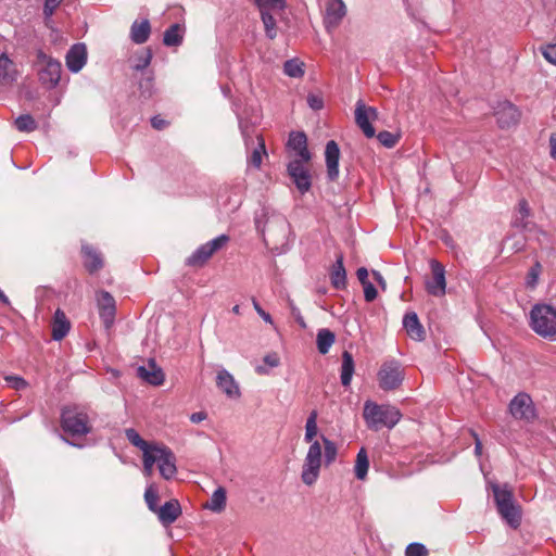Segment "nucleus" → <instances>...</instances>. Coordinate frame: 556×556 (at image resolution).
Masks as SVG:
<instances>
[{
    "instance_id": "obj_1",
    "label": "nucleus",
    "mask_w": 556,
    "mask_h": 556,
    "mask_svg": "<svg viewBox=\"0 0 556 556\" xmlns=\"http://www.w3.org/2000/svg\"><path fill=\"white\" fill-rule=\"evenodd\" d=\"M363 417L370 430L378 431L386 427L392 429L402 418L401 412L392 405H379L372 401L364 404Z\"/></svg>"
},
{
    "instance_id": "obj_2",
    "label": "nucleus",
    "mask_w": 556,
    "mask_h": 556,
    "mask_svg": "<svg viewBox=\"0 0 556 556\" xmlns=\"http://www.w3.org/2000/svg\"><path fill=\"white\" fill-rule=\"evenodd\" d=\"M496 508L501 517L514 529L521 522L520 507L515 503L513 490L507 485L491 484Z\"/></svg>"
},
{
    "instance_id": "obj_3",
    "label": "nucleus",
    "mask_w": 556,
    "mask_h": 556,
    "mask_svg": "<svg viewBox=\"0 0 556 556\" xmlns=\"http://www.w3.org/2000/svg\"><path fill=\"white\" fill-rule=\"evenodd\" d=\"M530 326L540 337L556 339V308L549 304H535L530 311Z\"/></svg>"
},
{
    "instance_id": "obj_4",
    "label": "nucleus",
    "mask_w": 556,
    "mask_h": 556,
    "mask_svg": "<svg viewBox=\"0 0 556 556\" xmlns=\"http://www.w3.org/2000/svg\"><path fill=\"white\" fill-rule=\"evenodd\" d=\"M61 426L72 437H81L91 432L90 418L84 408L66 407L61 414Z\"/></svg>"
},
{
    "instance_id": "obj_5",
    "label": "nucleus",
    "mask_w": 556,
    "mask_h": 556,
    "mask_svg": "<svg viewBox=\"0 0 556 556\" xmlns=\"http://www.w3.org/2000/svg\"><path fill=\"white\" fill-rule=\"evenodd\" d=\"M323 464V447L319 441L309 443L301 471V479L304 484H314L320 472Z\"/></svg>"
},
{
    "instance_id": "obj_6",
    "label": "nucleus",
    "mask_w": 556,
    "mask_h": 556,
    "mask_svg": "<svg viewBox=\"0 0 556 556\" xmlns=\"http://www.w3.org/2000/svg\"><path fill=\"white\" fill-rule=\"evenodd\" d=\"M37 62L41 65L38 70V77L41 85L49 89L55 88L61 79V62L47 55L42 50L37 51Z\"/></svg>"
},
{
    "instance_id": "obj_7",
    "label": "nucleus",
    "mask_w": 556,
    "mask_h": 556,
    "mask_svg": "<svg viewBox=\"0 0 556 556\" xmlns=\"http://www.w3.org/2000/svg\"><path fill=\"white\" fill-rule=\"evenodd\" d=\"M228 235H219L216 238L201 244L195 251L186 260V265L191 267H202L213 256L214 253L224 249L229 242Z\"/></svg>"
},
{
    "instance_id": "obj_8",
    "label": "nucleus",
    "mask_w": 556,
    "mask_h": 556,
    "mask_svg": "<svg viewBox=\"0 0 556 556\" xmlns=\"http://www.w3.org/2000/svg\"><path fill=\"white\" fill-rule=\"evenodd\" d=\"M404 380V370L394 359L384 362L378 371L379 387L384 391L397 389Z\"/></svg>"
},
{
    "instance_id": "obj_9",
    "label": "nucleus",
    "mask_w": 556,
    "mask_h": 556,
    "mask_svg": "<svg viewBox=\"0 0 556 556\" xmlns=\"http://www.w3.org/2000/svg\"><path fill=\"white\" fill-rule=\"evenodd\" d=\"M431 279L426 281V290L430 295L441 298L446 293L445 268L437 260H430Z\"/></svg>"
},
{
    "instance_id": "obj_10",
    "label": "nucleus",
    "mask_w": 556,
    "mask_h": 556,
    "mask_svg": "<svg viewBox=\"0 0 556 556\" xmlns=\"http://www.w3.org/2000/svg\"><path fill=\"white\" fill-rule=\"evenodd\" d=\"M509 412L514 418L530 421L535 417L532 399L527 393H518L509 403Z\"/></svg>"
},
{
    "instance_id": "obj_11",
    "label": "nucleus",
    "mask_w": 556,
    "mask_h": 556,
    "mask_svg": "<svg viewBox=\"0 0 556 556\" xmlns=\"http://www.w3.org/2000/svg\"><path fill=\"white\" fill-rule=\"evenodd\" d=\"M304 161H291L287 166V172L300 193H306L312 187V176L305 167Z\"/></svg>"
},
{
    "instance_id": "obj_12",
    "label": "nucleus",
    "mask_w": 556,
    "mask_h": 556,
    "mask_svg": "<svg viewBox=\"0 0 556 556\" xmlns=\"http://www.w3.org/2000/svg\"><path fill=\"white\" fill-rule=\"evenodd\" d=\"M154 452L161 476L166 480L175 477L177 468L174 453L164 445H157Z\"/></svg>"
},
{
    "instance_id": "obj_13",
    "label": "nucleus",
    "mask_w": 556,
    "mask_h": 556,
    "mask_svg": "<svg viewBox=\"0 0 556 556\" xmlns=\"http://www.w3.org/2000/svg\"><path fill=\"white\" fill-rule=\"evenodd\" d=\"M377 115L378 112L375 108L366 106L362 101L356 103L355 122L367 138H372L376 135L370 121L376 119Z\"/></svg>"
},
{
    "instance_id": "obj_14",
    "label": "nucleus",
    "mask_w": 556,
    "mask_h": 556,
    "mask_svg": "<svg viewBox=\"0 0 556 556\" xmlns=\"http://www.w3.org/2000/svg\"><path fill=\"white\" fill-rule=\"evenodd\" d=\"M346 15V7L342 0H328L324 15V24L328 33L336 29Z\"/></svg>"
},
{
    "instance_id": "obj_15",
    "label": "nucleus",
    "mask_w": 556,
    "mask_h": 556,
    "mask_svg": "<svg viewBox=\"0 0 556 556\" xmlns=\"http://www.w3.org/2000/svg\"><path fill=\"white\" fill-rule=\"evenodd\" d=\"M97 305L99 309V316L102 319L104 326L106 328L111 327L114 323L116 314V303L113 295L105 290L99 291L97 293Z\"/></svg>"
},
{
    "instance_id": "obj_16",
    "label": "nucleus",
    "mask_w": 556,
    "mask_h": 556,
    "mask_svg": "<svg viewBox=\"0 0 556 556\" xmlns=\"http://www.w3.org/2000/svg\"><path fill=\"white\" fill-rule=\"evenodd\" d=\"M494 115L501 128L515 126L520 117L517 106L509 101L498 102L494 109Z\"/></svg>"
},
{
    "instance_id": "obj_17",
    "label": "nucleus",
    "mask_w": 556,
    "mask_h": 556,
    "mask_svg": "<svg viewBox=\"0 0 556 556\" xmlns=\"http://www.w3.org/2000/svg\"><path fill=\"white\" fill-rule=\"evenodd\" d=\"M67 68L72 73H78L87 62V48L85 43H75L65 56Z\"/></svg>"
},
{
    "instance_id": "obj_18",
    "label": "nucleus",
    "mask_w": 556,
    "mask_h": 556,
    "mask_svg": "<svg viewBox=\"0 0 556 556\" xmlns=\"http://www.w3.org/2000/svg\"><path fill=\"white\" fill-rule=\"evenodd\" d=\"M287 147L299 156L298 161L309 162L312 156L307 149V137L303 131H291Z\"/></svg>"
},
{
    "instance_id": "obj_19",
    "label": "nucleus",
    "mask_w": 556,
    "mask_h": 556,
    "mask_svg": "<svg viewBox=\"0 0 556 556\" xmlns=\"http://www.w3.org/2000/svg\"><path fill=\"white\" fill-rule=\"evenodd\" d=\"M216 386L229 399H239L241 395L239 384L233 376L224 368L217 372Z\"/></svg>"
},
{
    "instance_id": "obj_20",
    "label": "nucleus",
    "mask_w": 556,
    "mask_h": 556,
    "mask_svg": "<svg viewBox=\"0 0 556 556\" xmlns=\"http://www.w3.org/2000/svg\"><path fill=\"white\" fill-rule=\"evenodd\" d=\"M325 159L327 165V176L330 180H336L339 176L340 149L336 141L330 140L326 144Z\"/></svg>"
},
{
    "instance_id": "obj_21",
    "label": "nucleus",
    "mask_w": 556,
    "mask_h": 556,
    "mask_svg": "<svg viewBox=\"0 0 556 556\" xmlns=\"http://www.w3.org/2000/svg\"><path fill=\"white\" fill-rule=\"evenodd\" d=\"M155 514L160 522L167 527L174 523L181 515V506L177 500H170L160 506Z\"/></svg>"
},
{
    "instance_id": "obj_22",
    "label": "nucleus",
    "mask_w": 556,
    "mask_h": 556,
    "mask_svg": "<svg viewBox=\"0 0 556 556\" xmlns=\"http://www.w3.org/2000/svg\"><path fill=\"white\" fill-rule=\"evenodd\" d=\"M137 375L143 381L152 386H161L164 382V372L153 359H150L147 365L137 368Z\"/></svg>"
},
{
    "instance_id": "obj_23",
    "label": "nucleus",
    "mask_w": 556,
    "mask_h": 556,
    "mask_svg": "<svg viewBox=\"0 0 556 556\" xmlns=\"http://www.w3.org/2000/svg\"><path fill=\"white\" fill-rule=\"evenodd\" d=\"M255 225L257 230H260L264 236L267 232L269 236H273L277 229H279L285 236L288 231L289 224L287 219L282 215H271L267 217L264 227L262 228L260 217L255 218Z\"/></svg>"
},
{
    "instance_id": "obj_24",
    "label": "nucleus",
    "mask_w": 556,
    "mask_h": 556,
    "mask_svg": "<svg viewBox=\"0 0 556 556\" xmlns=\"http://www.w3.org/2000/svg\"><path fill=\"white\" fill-rule=\"evenodd\" d=\"M403 326L413 340L419 342L425 340L426 332L424 326L420 324L415 312H408L404 315Z\"/></svg>"
},
{
    "instance_id": "obj_25",
    "label": "nucleus",
    "mask_w": 556,
    "mask_h": 556,
    "mask_svg": "<svg viewBox=\"0 0 556 556\" xmlns=\"http://www.w3.org/2000/svg\"><path fill=\"white\" fill-rule=\"evenodd\" d=\"M70 329L71 323L68 318L61 308H58L54 312L52 320V339L55 341H61L63 338L67 336Z\"/></svg>"
},
{
    "instance_id": "obj_26",
    "label": "nucleus",
    "mask_w": 556,
    "mask_h": 556,
    "mask_svg": "<svg viewBox=\"0 0 556 556\" xmlns=\"http://www.w3.org/2000/svg\"><path fill=\"white\" fill-rule=\"evenodd\" d=\"M151 34V25L149 20L134 21L130 26L129 37L136 45H142L148 41Z\"/></svg>"
},
{
    "instance_id": "obj_27",
    "label": "nucleus",
    "mask_w": 556,
    "mask_h": 556,
    "mask_svg": "<svg viewBox=\"0 0 556 556\" xmlns=\"http://www.w3.org/2000/svg\"><path fill=\"white\" fill-rule=\"evenodd\" d=\"M331 285L337 290H342L346 287V271L343 265V255L338 254L334 264L330 271Z\"/></svg>"
},
{
    "instance_id": "obj_28",
    "label": "nucleus",
    "mask_w": 556,
    "mask_h": 556,
    "mask_svg": "<svg viewBox=\"0 0 556 556\" xmlns=\"http://www.w3.org/2000/svg\"><path fill=\"white\" fill-rule=\"evenodd\" d=\"M185 35V26L179 23L170 25L163 35V43L167 47L180 46Z\"/></svg>"
},
{
    "instance_id": "obj_29",
    "label": "nucleus",
    "mask_w": 556,
    "mask_h": 556,
    "mask_svg": "<svg viewBox=\"0 0 556 556\" xmlns=\"http://www.w3.org/2000/svg\"><path fill=\"white\" fill-rule=\"evenodd\" d=\"M355 370V364L353 356L350 352L344 351L342 353V364H341V374L340 380L343 387H349L351 384L353 375Z\"/></svg>"
},
{
    "instance_id": "obj_30",
    "label": "nucleus",
    "mask_w": 556,
    "mask_h": 556,
    "mask_svg": "<svg viewBox=\"0 0 556 556\" xmlns=\"http://www.w3.org/2000/svg\"><path fill=\"white\" fill-rule=\"evenodd\" d=\"M83 253L85 267L90 274L98 271L103 266L100 254L91 247L84 245Z\"/></svg>"
},
{
    "instance_id": "obj_31",
    "label": "nucleus",
    "mask_w": 556,
    "mask_h": 556,
    "mask_svg": "<svg viewBox=\"0 0 556 556\" xmlns=\"http://www.w3.org/2000/svg\"><path fill=\"white\" fill-rule=\"evenodd\" d=\"M16 79V71L13 62L5 55H0V83L10 85Z\"/></svg>"
},
{
    "instance_id": "obj_32",
    "label": "nucleus",
    "mask_w": 556,
    "mask_h": 556,
    "mask_svg": "<svg viewBox=\"0 0 556 556\" xmlns=\"http://www.w3.org/2000/svg\"><path fill=\"white\" fill-rule=\"evenodd\" d=\"M226 490L223 486L217 488L211 495L210 501L205 504V508L214 513H220L226 507Z\"/></svg>"
},
{
    "instance_id": "obj_33",
    "label": "nucleus",
    "mask_w": 556,
    "mask_h": 556,
    "mask_svg": "<svg viewBox=\"0 0 556 556\" xmlns=\"http://www.w3.org/2000/svg\"><path fill=\"white\" fill-rule=\"evenodd\" d=\"M336 336L331 330L326 328L318 330L316 339L318 352L323 355L327 354Z\"/></svg>"
},
{
    "instance_id": "obj_34",
    "label": "nucleus",
    "mask_w": 556,
    "mask_h": 556,
    "mask_svg": "<svg viewBox=\"0 0 556 556\" xmlns=\"http://www.w3.org/2000/svg\"><path fill=\"white\" fill-rule=\"evenodd\" d=\"M125 435L134 446L142 451V454L152 451L157 446L156 444H150L146 440H143L134 428L126 429Z\"/></svg>"
},
{
    "instance_id": "obj_35",
    "label": "nucleus",
    "mask_w": 556,
    "mask_h": 556,
    "mask_svg": "<svg viewBox=\"0 0 556 556\" xmlns=\"http://www.w3.org/2000/svg\"><path fill=\"white\" fill-rule=\"evenodd\" d=\"M368 468H369L368 455H367L366 450L364 447H362L356 455V460H355V466H354V471H355L356 478L358 480H364L367 476Z\"/></svg>"
},
{
    "instance_id": "obj_36",
    "label": "nucleus",
    "mask_w": 556,
    "mask_h": 556,
    "mask_svg": "<svg viewBox=\"0 0 556 556\" xmlns=\"http://www.w3.org/2000/svg\"><path fill=\"white\" fill-rule=\"evenodd\" d=\"M317 417H318L317 410H312L306 419L305 434H304V441L306 443H312V442L316 441L315 437L318 433Z\"/></svg>"
},
{
    "instance_id": "obj_37",
    "label": "nucleus",
    "mask_w": 556,
    "mask_h": 556,
    "mask_svg": "<svg viewBox=\"0 0 556 556\" xmlns=\"http://www.w3.org/2000/svg\"><path fill=\"white\" fill-rule=\"evenodd\" d=\"M321 442L324 445V462L326 466H330L338 455L337 444L325 435H321Z\"/></svg>"
},
{
    "instance_id": "obj_38",
    "label": "nucleus",
    "mask_w": 556,
    "mask_h": 556,
    "mask_svg": "<svg viewBox=\"0 0 556 556\" xmlns=\"http://www.w3.org/2000/svg\"><path fill=\"white\" fill-rule=\"evenodd\" d=\"M268 11L269 10H261V17L265 27L266 36L274 39L277 36L276 20Z\"/></svg>"
},
{
    "instance_id": "obj_39",
    "label": "nucleus",
    "mask_w": 556,
    "mask_h": 556,
    "mask_svg": "<svg viewBox=\"0 0 556 556\" xmlns=\"http://www.w3.org/2000/svg\"><path fill=\"white\" fill-rule=\"evenodd\" d=\"M15 126L20 131L30 132L37 128V123L31 115L24 114L15 119Z\"/></svg>"
},
{
    "instance_id": "obj_40",
    "label": "nucleus",
    "mask_w": 556,
    "mask_h": 556,
    "mask_svg": "<svg viewBox=\"0 0 556 556\" xmlns=\"http://www.w3.org/2000/svg\"><path fill=\"white\" fill-rule=\"evenodd\" d=\"M283 72L289 77H302L304 75L303 63L296 60H288L285 62Z\"/></svg>"
},
{
    "instance_id": "obj_41",
    "label": "nucleus",
    "mask_w": 556,
    "mask_h": 556,
    "mask_svg": "<svg viewBox=\"0 0 556 556\" xmlns=\"http://www.w3.org/2000/svg\"><path fill=\"white\" fill-rule=\"evenodd\" d=\"M151 60L152 52L150 49H146L135 58L131 67L136 71H143L150 65Z\"/></svg>"
},
{
    "instance_id": "obj_42",
    "label": "nucleus",
    "mask_w": 556,
    "mask_h": 556,
    "mask_svg": "<svg viewBox=\"0 0 556 556\" xmlns=\"http://www.w3.org/2000/svg\"><path fill=\"white\" fill-rule=\"evenodd\" d=\"M542 273V265L540 262H535L529 269L526 277V285L530 289H534L538 285L539 277Z\"/></svg>"
},
{
    "instance_id": "obj_43",
    "label": "nucleus",
    "mask_w": 556,
    "mask_h": 556,
    "mask_svg": "<svg viewBox=\"0 0 556 556\" xmlns=\"http://www.w3.org/2000/svg\"><path fill=\"white\" fill-rule=\"evenodd\" d=\"M144 500H146V503H147V506L148 508L155 513L157 510V508L160 507L157 505V501H159V494H157V491L154 489L153 485H149L147 489H146V492H144Z\"/></svg>"
},
{
    "instance_id": "obj_44",
    "label": "nucleus",
    "mask_w": 556,
    "mask_h": 556,
    "mask_svg": "<svg viewBox=\"0 0 556 556\" xmlns=\"http://www.w3.org/2000/svg\"><path fill=\"white\" fill-rule=\"evenodd\" d=\"M377 138L383 147L390 149V148H393L397 143L400 136L397 134H393V132L383 130L377 135Z\"/></svg>"
},
{
    "instance_id": "obj_45",
    "label": "nucleus",
    "mask_w": 556,
    "mask_h": 556,
    "mask_svg": "<svg viewBox=\"0 0 556 556\" xmlns=\"http://www.w3.org/2000/svg\"><path fill=\"white\" fill-rule=\"evenodd\" d=\"M257 139L258 147L253 150L250 156V163L256 168H258L262 164V154L266 153L264 140L260 136H257Z\"/></svg>"
},
{
    "instance_id": "obj_46",
    "label": "nucleus",
    "mask_w": 556,
    "mask_h": 556,
    "mask_svg": "<svg viewBox=\"0 0 556 556\" xmlns=\"http://www.w3.org/2000/svg\"><path fill=\"white\" fill-rule=\"evenodd\" d=\"M4 380L8 387L17 391L23 390L28 386L27 381L23 377L16 375H7L4 376Z\"/></svg>"
},
{
    "instance_id": "obj_47",
    "label": "nucleus",
    "mask_w": 556,
    "mask_h": 556,
    "mask_svg": "<svg viewBox=\"0 0 556 556\" xmlns=\"http://www.w3.org/2000/svg\"><path fill=\"white\" fill-rule=\"evenodd\" d=\"M156 463L154 450L143 453V473L150 477L153 471V466Z\"/></svg>"
},
{
    "instance_id": "obj_48",
    "label": "nucleus",
    "mask_w": 556,
    "mask_h": 556,
    "mask_svg": "<svg viewBox=\"0 0 556 556\" xmlns=\"http://www.w3.org/2000/svg\"><path fill=\"white\" fill-rule=\"evenodd\" d=\"M428 551L421 543H409L405 549V556H427Z\"/></svg>"
},
{
    "instance_id": "obj_49",
    "label": "nucleus",
    "mask_w": 556,
    "mask_h": 556,
    "mask_svg": "<svg viewBox=\"0 0 556 556\" xmlns=\"http://www.w3.org/2000/svg\"><path fill=\"white\" fill-rule=\"evenodd\" d=\"M540 51L548 63L556 65V43L542 46Z\"/></svg>"
},
{
    "instance_id": "obj_50",
    "label": "nucleus",
    "mask_w": 556,
    "mask_h": 556,
    "mask_svg": "<svg viewBox=\"0 0 556 556\" xmlns=\"http://www.w3.org/2000/svg\"><path fill=\"white\" fill-rule=\"evenodd\" d=\"M260 10H275L285 7V0H254Z\"/></svg>"
},
{
    "instance_id": "obj_51",
    "label": "nucleus",
    "mask_w": 556,
    "mask_h": 556,
    "mask_svg": "<svg viewBox=\"0 0 556 556\" xmlns=\"http://www.w3.org/2000/svg\"><path fill=\"white\" fill-rule=\"evenodd\" d=\"M63 0H45L43 15L46 20H50L56 8Z\"/></svg>"
},
{
    "instance_id": "obj_52",
    "label": "nucleus",
    "mask_w": 556,
    "mask_h": 556,
    "mask_svg": "<svg viewBox=\"0 0 556 556\" xmlns=\"http://www.w3.org/2000/svg\"><path fill=\"white\" fill-rule=\"evenodd\" d=\"M307 104L308 106L314 110V111H318V110H321L323 106H324V100H323V97L319 96V94H316V93H309L307 96Z\"/></svg>"
},
{
    "instance_id": "obj_53",
    "label": "nucleus",
    "mask_w": 556,
    "mask_h": 556,
    "mask_svg": "<svg viewBox=\"0 0 556 556\" xmlns=\"http://www.w3.org/2000/svg\"><path fill=\"white\" fill-rule=\"evenodd\" d=\"M152 80H153V78L151 76H149L139 81V89H140L141 96H143L144 98H149L152 96V87H153Z\"/></svg>"
},
{
    "instance_id": "obj_54",
    "label": "nucleus",
    "mask_w": 556,
    "mask_h": 556,
    "mask_svg": "<svg viewBox=\"0 0 556 556\" xmlns=\"http://www.w3.org/2000/svg\"><path fill=\"white\" fill-rule=\"evenodd\" d=\"M364 288V298L367 302H372L377 298V289L376 287L370 283H365L363 286Z\"/></svg>"
},
{
    "instance_id": "obj_55",
    "label": "nucleus",
    "mask_w": 556,
    "mask_h": 556,
    "mask_svg": "<svg viewBox=\"0 0 556 556\" xmlns=\"http://www.w3.org/2000/svg\"><path fill=\"white\" fill-rule=\"evenodd\" d=\"M531 213L529 203L526 199H521L518 202V215L522 217H529Z\"/></svg>"
},
{
    "instance_id": "obj_56",
    "label": "nucleus",
    "mask_w": 556,
    "mask_h": 556,
    "mask_svg": "<svg viewBox=\"0 0 556 556\" xmlns=\"http://www.w3.org/2000/svg\"><path fill=\"white\" fill-rule=\"evenodd\" d=\"M264 363L268 365L269 367L274 368L279 366L280 358L277 353H269L264 356Z\"/></svg>"
},
{
    "instance_id": "obj_57",
    "label": "nucleus",
    "mask_w": 556,
    "mask_h": 556,
    "mask_svg": "<svg viewBox=\"0 0 556 556\" xmlns=\"http://www.w3.org/2000/svg\"><path fill=\"white\" fill-rule=\"evenodd\" d=\"M253 306L255 308V311L257 312V314L262 317V319L268 324H273V318L271 316L266 313L262 307L261 305L258 304V302L256 300H253Z\"/></svg>"
},
{
    "instance_id": "obj_58",
    "label": "nucleus",
    "mask_w": 556,
    "mask_h": 556,
    "mask_svg": "<svg viewBox=\"0 0 556 556\" xmlns=\"http://www.w3.org/2000/svg\"><path fill=\"white\" fill-rule=\"evenodd\" d=\"M527 218L528 217H522L519 215L516 216L515 219L513 220V226L522 230H528L530 223L527 220Z\"/></svg>"
},
{
    "instance_id": "obj_59",
    "label": "nucleus",
    "mask_w": 556,
    "mask_h": 556,
    "mask_svg": "<svg viewBox=\"0 0 556 556\" xmlns=\"http://www.w3.org/2000/svg\"><path fill=\"white\" fill-rule=\"evenodd\" d=\"M239 128L241 130L242 137L244 138L245 142L248 143V140L251 138V127L244 123L242 119H239Z\"/></svg>"
},
{
    "instance_id": "obj_60",
    "label": "nucleus",
    "mask_w": 556,
    "mask_h": 556,
    "mask_svg": "<svg viewBox=\"0 0 556 556\" xmlns=\"http://www.w3.org/2000/svg\"><path fill=\"white\" fill-rule=\"evenodd\" d=\"M356 276H357V279L359 280V282L364 286L365 283H370V281H368V270L365 268V267H359L357 270H356Z\"/></svg>"
},
{
    "instance_id": "obj_61",
    "label": "nucleus",
    "mask_w": 556,
    "mask_h": 556,
    "mask_svg": "<svg viewBox=\"0 0 556 556\" xmlns=\"http://www.w3.org/2000/svg\"><path fill=\"white\" fill-rule=\"evenodd\" d=\"M151 125L153 128L162 130L167 125V122L160 116H154L151 118Z\"/></svg>"
},
{
    "instance_id": "obj_62",
    "label": "nucleus",
    "mask_w": 556,
    "mask_h": 556,
    "mask_svg": "<svg viewBox=\"0 0 556 556\" xmlns=\"http://www.w3.org/2000/svg\"><path fill=\"white\" fill-rule=\"evenodd\" d=\"M471 434L475 438V453L477 456H480L482 453V443L475 431H471Z\"/></svg>"
},
{
    "instance_id": "obj_63",
    "label": "nucleus",
    "mask_w": 556,
    "mask_h": 556,
    "mask_svg": "<svg viewBox=\"0 0 556 556\" xmlns=\"http://www.w3.org/2000/svg\"><path fill=\"white\" fill-rule=\"evenodd\" d=\"M205 418H206V414L204 412H197L190 416V420L193 424H199V422L203 421Z\"/></svg>"
},
{
    "instance_id": "obj_64",
    "label": "nucleus",
    "mask_w": 556,
    "mask_h": 556,
    "mask_svg": "<svg viewBox=\"0 0 556 556\" xmlns=\"http://www.w3.org/2000/svg\"><path fill=\"white\" fill-rule=\"evenodd\" d=\"M549 143H551V156L554 160H556V138L552 136L549 139Z\"/></svg>"
}]
</instances>
